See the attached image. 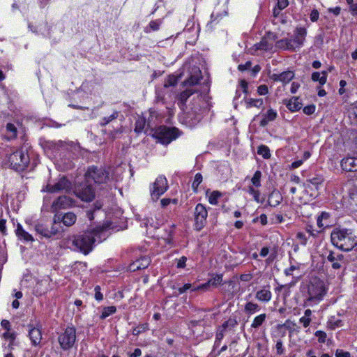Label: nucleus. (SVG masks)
I'll use <instances>...</instances> for the list:
<instances>
[{"mask_svg":"<svg viewBox=\"0 0 357 357\" xmlns=\"http://www.w3.org/2000/svg\"><path fill=\"white\" fill-rule=\"evenodd\" d=\"M257 153L262 155L265 159L271 157L270 150L268 147L265 145H261L258 147Z\"/></svg>","mask_w":357,"mask_h":357,"instance_id":"nucleus-35","label":"nucleus"},{"mask_svg":"<svg viewBox=\"0 0 357 357\" xmlns=\"http://www.w3.org/2000/svg\"><path fill=\"white\" fill-rule=\"evenodd\" d=\"M330 217V215L327 212H321V213L318 216L317 220V224L319 228L323 229L328 226V224L324 223V221L327 220Z\"/></svg>","mask_w":357,"mask_h":357,"instance_id":"nucleus-31","label":"nucleus"},{"mask_svg":"<svg viewBox=\"0 0 357 357\" xmlns=\"http://www.w3.org/2000/svg\"><path fill=\"white\" fill-rule=\"evenodd\" d=\"M151 260L146 257H141L140 259L135 261L129 266L130 271H136L141 269L147 268L150 264Z\"/></svg>","mask_w":357,"mask_h":357,"instance_id":"nucleus-19","label":"nucleus"},{"mask_svg":"<svg viewBox=\"0 0 357 357\" xmlns=\"http://www.w3.org/2000/svg\"><path fill=\"white\" fill-rule=\"evenodd\" d=\"M15 234L20 240H24L25 241H33V236L24 230L22 226L19 223L17 225Z\"/></svg>","mask_w":357,"mask_h":357,"instance_id":"nucleus-27","label":"nucleus"},{"mask_svg":"<svg viewBox=\"0 0 357 357\" xmlns=\"http://www.w3.org/2000/svg\"><path fill=\"white\" fill-rule=\"evenodd\" d=\"M94 291H95V298L98 301H102L103 299V295L100 292V287L98 285L96 286L95 289H94Z\"/></svg>","mask_w":357,"mask_h":357,"instance_id":"nucleus-54","label":"nucleus"},{"mask_svg":"<svg viewBox=\"0 0 357 357\" xmlns=\"http://www.w3.org/2000/svg\"><path fill=\"white\" fill-rule=\"evenodd\" d=\"M261 172L259 170L256 171L251 179L252 183L256 187H259L261 185Z\"/></svg>","mask_w":357,"mask_h":357,"instance_id":"nucleus-37","label":"nucleus"},{"mask_svg":"<svg viewBox=\"0 0 357 357\" xmlns=\"http://www.w3.org/2000/svg\"><path fill=\"white\" fill-rule=\"evenodd\" d=\"M177 82H178L177 77L176 76L171 75V76H169L168 78L165 80V82L164 83V86L165 88H167L169 86H173L176 85Z\"/></svg>","mask_w":357,"mask_h":357,"instance_id":"nucleus-40","label":"nucleus"},{"mask_svg":"<svg viewBox=\"0 0 357 357\" xmlns=\"http://www.w3.org/2000/svg\"><path fill=\"white\" fill-rule=\"evenodd\" d=\"M288 5V0H278L277 6L279 8V10L284 9Z\"/></svg>","mask_w":357,"mask_h":357,"instance_id":"nucleus-60","label":"nucleus"},{"mask_svg":"<svg viewBox=\"0 0 357 357\" xmlns=\"http://www.w3.org/2000/svg\"><path fill=\"white\" fill-rule=\"evenodd\" d=\"M299 322L303 324L305 328H307L311 322V319L309 317H302L300 318Z\"/></svg>","mask_w":357,"mask_h":357,"instance_id":"nucleus-63","label":"nucleus"},{"mask_svg":"<svg viewBox=\"0 0 357 357\" xmlns=\"http://www.w3.org/2000/svg\"><path fill=\"white\" fill-rule=\"evenodd\" d=\"M118 117V112H114L110 116L107 117H105L102 119V121L100 122L101 126H105L107 124H108L112 121L116 119Z\"/></svg>","mask_w":357,"mask_h":357,"instance_id":"nucleus-39","label":"nucleus"},{"mask_svg":"<svg viewBox=\"0 0 357 357\" xmlns=\"http://www.w3.org/2000/svg\"><path fill=\"white\" fill-rule=\"evenodd\" d=\"M312 79L314 82H319L321 85H324L326 83V77H321L319 72H314L312 74Z\"/></svg>","mask_w":357,"mask_h":357,"instance_id":"nucleus-41","label":"nucleus"},{"mask_svg":"<svg viewBox=\"0 0 357 357\" xmlns=\"http://www.w3.org/2000/svg\"><path fill=\"white\" fill-rule=\"evenodd\" d=\"M240 86L244 93H245V94L248 93V84L245 80L241 79L240 81Z\"/></svg>","mask_w":357,"mask_h":357,"instance_id":"nucleus-61","label":"nucleus"},{"mask_svg":"<svg viewBox=\"0 0 357 357\" xmlns=\"http://www.w3.org/2000/svg\"><path fill=\"white\" fill-rule=\"evenodd\" d=\"M315 336L318 338V342L324 343L326 340V333L322 331H317L315 333Z\"/></svg>","mask_w":357,"mask_h":357,"instance_id":"nucleus-50","label":"nucleus"},{"mask_svg":"<svg viewBox=\"0 0 357 357\" xmlns=\"http://www.w3.org/2000/svg\"><path fill=\"white\" fill-rule=\"evenodd\" d=\"M104 230L103 227L87 230L82 234L75 236L73 245L81 252L87 255L92 250L93 245L97 240L101 241V235Z\"/></svg>","mask_w":357,"mask_h":357,"instance_id":"nucleus-2","label":"nucleus"},{"mask_svg":"<svg viewBox=\"0 0 357 357\" xmlns=\"http://www.w3.org/2000/svg\"><path fill=\"white\" fill-rule=\"evenodd\" d=\"M307 182L318 189V185H321L324 182V178L321 176H316L312 178H309Z\"/></svg>","mask_w":357,"mask_h":357,"instance_id":"nucleus-44","label":"nucleus"},{"mask_svg":"<svg viewBox=\"0 0 357 357\" xmlns=\"http://www.w3.org/2000/svg\"><path fill=\"white\" fill-rule=\"evenodd\" d=\"M195 225L197 230H201L206 222L208 215L205 206L202 204H198L195 209Z\"/></svg>","mask_w":357,"mask_h":357,"instance_id":"nucleus-12","label":"nucleus"},{"mask_svg":"<svg viewBox=\"0 0 357 357\" xmlns=\"http://www.w3.org/2000/svg\"><path fill=\"white\" fill-rule=\"evenodd\" d=\"M255 298L259 301L268 303L271 300L272 294L268 289L264 288L257 291Z\"/></svg>","mask_w":357,"mask_h":357,"instance_id":"nucleus-25","label":"nucleus"},{"mask_svg":"<svg viewBox=\"0 0 357 357\" xmlns=\"http://www.w3.org/2000/svg\"><path fill=\"white\" fill-rule=\"evenodd\" d=\"M341 167L346 172H357V158L347 157L341 161Z\"/></svg>","mask_w":357,"mask_h":357,"instance_id":"nucleus-17","label":"nucleus"},{"mask_svg":"<svg viewBox=\"0 0 357 357\" xmlns=\"http://www.w3.org/2000/svg\"><path fill=\"white\" fill-rule=\"evenodd\" d=\"M326 289L322 281L314 278L307 284V298L304 301V306L312 305V303L319 302L324 294Z\"/></svg>","mask_w":357,"mask_h":357,"instance_id":"nucleus-3","label":"nucleus"},{"mask_svg":"<svg viewBox=\"0 0 357 357\" xmlns=\"http://www.w3.org/2000/svg\"><path fill=\"white\" fill-rule=\"evenodd\" d=\"M222 196V193L219 191H213L208 197V202L211 204L216 205L218 204V199Z\"/></svg>","mask_w":357,"mask_h":357,"instance_id":"nucleus-36","label":"nucleus"},{"mask_svg":"<svg viewBox=\"0 0 357 357\" xmlns=\"http://www.w3.org/2000/svg\"><path fill=\"white\" fill-rule=\"evenodd\" d=\"M222 282V275H216L213 278L208 280V281L204 284L194 287L192 289V291H208L210 287H216L220 285Z\"/></svg>","mask_w":357,"mask_h":357,"instance_id":"nucleus-16","label":"nucleus"},{"mask_svg":"<svg viewBox=\"0 0 357 357\" xmlns=\"http://www.w3.org/2000/svg\"><path fill=\"white\" fill-rule=\"evenodd\" d=\"M263 118L261 120L259 125L261 127H265L271 121H273L278 116V113L275 110L270 108L267 112L262 115Z\"/></svg>","mask_w":357,"mask_h":357,"instance_id":"nucleus-22","label":"nucleus"},{"mask_svg":"<svg viewBox=\"0 0 357 357\" xmlns=\"http://www.w3.org/2000/svg\"><path fill=\"white\" fill-rule=\"evenodd\" d=\"M268 93V88L265 84H261L257 87V93L260 96H264Z\"/></svg>","mask_w":357,"mask_h":357,"instance_id":"nucleus-51","label":"nucleus"},{"mask_svg":"<svg viewBox=\"0 0 357 357\" xmlns=\"http://www.w3.org/2000/svg\"><path fill=\"white\" fill-rule=\"evenodd\" d=\"M116 311V308L115 306L105 307L103 308L102 314L100 315V319H105V318H107L109 315L115 313Z\"/></svg>","mask_w":357,"mask_h":357,"instance_id":"nucleus-34","label":"nucleus"},{"mask_svg":"<svg viewBox=\"0 0 357 357\" xmlns=\"http://www.w3.org/2000/svg\"><path fill=\"white\" fill-rule=\"evenodd\" d=\"M248 192H249L250 194H251L253 196L254 199L257 202H258V203H259V202L262 203L263 202L262 201H261L259 199L260 192H259V190H255L252 187H250L249 190H248Z\"/></svg>","mask_w":357,"mask_h":357,"instance_id":"nucleus-48","label":"nucleus"},{"mask_svg":"<svg viewBox=\"0 0 357 357\" xmlns=\"http://www.w3.org/2000/svg\"><path fill=\"white\" fill-rule=\"evenodd\" d=\"M277 39V35L275 33L269 31L265 34L259 43L255 45V47L256 50L274 52V45Z\"/></svg>","mask_w":357,"mask_h":357,"instance_id":"nucleus-10","label":"nucleus"},{"mask_svg":"<svg viewBox=\"0 0 357 357\" xmlns=\"http://www.w3.org/2000/svg\"><path fill=\"white\" fill-rule=\"evenodd\" d=\"M319 13L317 10L313 9L310 15V20L313 22H317L319 19Z\"/></svg>","mask_w":357,"mask_h":357,"instance_id":"nucleus-59","label":"nucleus"},{"mask_svg":"<svg viewBox=\"0 0 357 357\" xmlns=\"http://www.w3.org/2000/svg\"><path fill=\"white\" fill-rule=\"evenodd\" d=\"M328 326L331 330H335L337 328L342 326V321L340 319L332 320L328 322Z\"/></svg>","mask_w":357,"mask_h":357,"instance_id":"nucleus-43","label":"nucleus"},{"mask_svg":"<svg viewBox=\"0 0 357 357\" xmlns=\"http://www.w3.org/2000/svg\"><path fill=\"white\" fill-rule=\"evenodd\" d=\"M314 112H315V106L314 105H307L303 108V112L307 115H311Z\"/></svg>","mask_w":357,"mask_h":357,"instance_id":"nucleus-57","label":"nucleus"},{"mask_svg":"<svg viewBox=\"0 0 357 357\" xmlns=\"http://www.w3.org/2000/svg\"><path fill=\"white\" fill-rule=\"evenodd\" d=\"M196 92L197 91L195 89H193L192 88H188L178 95V105L181 109H184L188 99Z\"/></svg>","mask_w":357,"mask_h":357,"instance_id":"nucleus-20","label":"nucleus"},{"mask_svg":"<svg viewBox=\"0 0 357 357\" xmlns=\"http://www.w3.org/2000/svg\"><path fill=\"white\" fill-rule=\"evenodd\" d=\"M192 289L193 288H192V284L190 283H187V284H185L183 287L178 288V291L180 294H182L184 292H185L187 290H188V289L192 290Z\"/></svg>","mask_w":357,"mask_h":357,"instance_id":"nucleus-62","label":"nucleus"},{"mask_svg":"<svg viewBox=\"0 0 357 357\" xmlns=\"http://www.w3.org/2000/svg\"><path fill=\"white\" fill-rule=\"evenodd\" d=\"M330 238L331 244L342 252H351L357 246V236L351 229L335 228Z\"/></svg>","mask_w":357,"mask_h":357,"instance_id":"nucleus-1","label":"nucleus"},{"mask_svg":"<svg viewBox=\"0 0 357 357\" xmlns=\"http://www.w3.org/2000/svg\"><path fill=\"white\" fill-rule=\"evenodd\" d=\"M149 26L153 31H157L160 27V22L158 21H151L149 23Z\"/></svg>","mask_w":357,"mask_h":357,"instance_id":"nucleus-64","label":"nucleus"},{"mask_svg":"<svg viewBox=\"0 0 357 357\" xmlns=\"http://www.w3.org/2000/svg\"><path fill=\"white\" fill-rule=\"evenodd\" d=\"M74 205V201L72 198L63 195L59 197L52 205L53 211H58L60 209H65L70 208Z\"/></svg>","mask_w":357,"mask_h":357,"instance_id":"nucleus-14","label":"nucleus"},{"mask_svg":"<svg viewBox=\"0 0 357 357\" xmlns=\"http://www.w3.org/2000/svg\"><path fill=\"white\" fill-rule=\"evenodd\" d=\"M266 319V314L265 313L261 314L256 317H255L252 324L251 327L253 328H259L265 321Z\"/></svg>","mask_w":357,"mask_h":357,"instance_id":"nucleus-32","label":"nucleus"},{"mask_svg":"<svg viewBox=\"0 0 357 357\" xmlns=\"http://www.w3.org/2000/svg\"><path fill=\"white\" fill-rule=\"evenodd\" d=\"M75 192L77 197L84 202H91L95 197L94 190L91 184L87 182L76 188Z\"/></svg>","mask_w":357,"mask_h":357,"instance_id":"nucleus-13","label":"nucleus"},{"mask_svg":"<svg viewBox=\"0 0 357 357\" xmlns=\"http://www.w3.org/2000/svg\"><path fill=\"white\" fill-rule=\"evenodd\" d=\"M292 45H290L289 38H283L281 40H276L274 45V52L279 50H289L292 52Z\"/></svg>","mask_w":357,"mask_h":357,"instance_id":"nucleus-23","label":"nucleus"},{"mask_svg":"<svg viewBox=\"0 0 357 357\" xmlns=\"http://www.w3.org/2000/svg\"><path fill=\"white\" fill-rule=\"evenodd\" d=\"M35 230L37 234L45 238H51L52 233L49 231V228L43 224H37L35 226Z\"/></svg>","mask_w":357,"mask_h":357,"instance_id":"nucleus-30","label":"nucleus"},{"mask_svg":"<svg viewBox=\"0 0 357 357\" xmlns=\"http://www.w3.org/2000/svg\"><path fill=\"white\" fill-rule=\"evenodd\" d=\"M70 186V182L66 177H62L55 184L47 185L46 188L49 192H58L61 190H68Z\"/></svg>","mask_w":357,"mask_h":357,"instance_id":"nucleus-15","label":"nucleus"},{"mask_svg":"<svg viewBox=\"0 0 357 357\" xmlns=\"http://www.w3.org/2000/svg\"><path fill=\"white\" fill-rule=\"evenodd\" d=\"M59 342L61 348L67 350L71 348L76 340V331L74 327H68L65 331L59 336Z\"/></svg>","mask_w":357,"mask_h":357,"instance_id":"nucleus-7","label":"nucleus"},{"mask_svg":"<svg viewBox=\"0 0 357 357\" xmlns=\"http://www.w3.org/2000/svg\"><path fill=\"white\" fill-rule=\"evenodd\" d=\"M287 108L291 112H296L301 109L302 107V103L299 100V98L298 97H293L291 99H289L286 104Z\"/></svg>","mask_w":357,"mask_h":357,"instance_id":"nucleus-28","label":"nucleus"},{"mask_svg":"<svg viewBox=\"0 0 357 357\" xmlns=\"http://www.w3.org/2000/svg\"><path fill=\"white\" fill-rule=\"evenodd\" d=\"M326 256V261L331 265L333 270H340L343 268L347 264V259L344 255L335 252L334 250H328Z\"/></svg>","mask_w":357,"mask_h":357,"instance_id":"nucleus-9","label":"nucleus"},{"mask_svg":"<svg viewBox=\"0 0 357 357\" xmlns=\"http://www.w3.org/2000/svg\"><path fill=\"white\" fill-rule=\"evenodd\" d=\"M294 77V73L292 71H285L280 74L274 73L271 76V78L275 82H281L287 84L290 82Z\"/></svg>","mask_w":357,"mask_h":357,"instance_id":"nucleus-21","label":"nucleus"},{"mask_svg":"<svg viewBox=\"0 0 357 357\" xmlns=\"http://www.w3.org/2000/svg\"><path fill=\"white\" fill-rule=\"evenodd\" d=\"M260 310L259 305L257 303L252 302H248L245 305V312L249 314H252Z\"/></svg>","mask_w":357,"mask_h":357,"instance_id":"nucleus-33","label":"nucleus"},{"mask_svg":"<svg viewBox=\"0 0 357 357\" xmlns=\"http://www.w3.org/2000/svg\"><path fill=\"white\" fill-rule=\"evenodd\" d=\"M282 200L280 192L278 190H273L268 196V204L271 206L275 207L279 205Z\"/></svg>","mask_w":357,"mask_h":357,"instance_id":"nucleus-26","label":"nucleus"},{"mask_svg":"<svg viewBox=\"0 0 357 357\" xmlns=\"http://www.w3.org/2000/svg\"><path fill=\"white\" fill-rule=\"evenodd\" d=\"M202 175L200 173H197L195 176L194 181L192 184V187L194 191L197 192V189L199 185L202 182Z\"/></svg>","mask_w":357,"mask_h":357,"instance_id":"nucleus-42","label":"nucleus"},{"mask_svg":"<svg viewBox=\"0 0 357 357\" xmlns=\"http://www.w3.org/2000/svg\"><path fill=\"white\" fill-rule=\"evenodd\" d=\"M296 239L298 241L299 243L302 245H305L307 242V236L303 232H298L296 234Z\"/></svg>","mask_w":357,"mask_h":357,"instance_id":"nucleus-46","label":"nucleus"},{"mask_svg":"<svg viewBox=\"0 0 357 357\" xmlns=\"http://www.w3.org/2000/svg\"><path fill=\"white\" fill-rule=\"evenodd\" d=\"M335 357H351V354L348 351L342 349H337L335 352Z\"/></svg>","mask_w":357,"mask_h":357,"instance_id":"nucleus-58","label":"nucleus"},{"mask_svg":"<svg viewBox=\"0 0 357 357\" xmlns=\"http://www.w3.org/2000/svg\"><path fill=\"white\" fill-rule=\"evenodd\" d=\"M307 35V29L304 27H296L294 31L293 38H289L292 45V52L298 50L303 45Z\"/></svg>","mask_w":357,"mask_h":357,"instance_id":"nucleus-11","label":"nucleus"},{"mask_svg":"<svg viewBox=\"0 0 357 357\" xmlns=\"http://www.w3.org/2000/svg\"><path fill=\"white\" fill-rule=\"evenodd\" d=\"M8 162L12 169L22 171L29 163V156L26 149H18L9 155Z\"/></svg>","mask_w":357,"mask_h":357,"instance_id":"nucleus-4","label":"nucleus"},{"mask_svg":"<svg viewBox=\"0 0 357 357\" xmlns=\"http://www.w3.org/2000/svg\"><path fill=\"white\" fill-rule=\"evenodd\" d=\"M77 217L75 214L71 212H68L65 213L61 218L59 216L55 215L54 218V222L55 224L62 221L66 226L70 227L75 223Z\"/></svg>","mask_w":357,"mask_h":357,"instance_id":"nucleus-18","label":"nucleus"},{"mask_svg":"<svg viewBox=\"0 0 357 357\" xmlns=\"http://www.w3.org/2000/svg\"><path fill=\"white\" fill-rule=\"evenodd\" d=\"M168 188L167 178L164 176H159L153 183V189L151 195L153 200L156 201L163 195Z\"/></svg>","mask_w":357,"mask_h":357,"instance_id":"nucleus-8","label":"nucleus"},{"mask_svg":"<svg viewBox=\"0 0 357 357\" xmlns=\"http://www.w3.org/2000/svg\"><path fill=\"white\" fill-rule=\"evenodd\" d=\"M29 336L33 345L37 346L40 343L42 340V333L39 328H31L29 330Z\"/></svg>","mask_w":357,"mask_h":357,"instance_id":"nucleus-24","label":"nucleus"},{"mask_svg":"<svg viewBox=\"0 0 357 357\" xmlns=\"http://www.w3.org/2000/svg\"><path fill=\"white\" fill-rule=\"evenodd\" d=\"M87 183L94 181L96 183H105L109 177V172L102 167H91L85 174Z\"/></svg>","mask_w":357,"mask_h":357,"instance_id":"nucleus-6","label":"nucleus"},{"mask_svg":"<svg viewBox=\"0 0 357 357\" xmlns=\"http://www.w3.org/2000/svg\"><path fill=\"white\" fill-rule=\"evenodd\" d=\"M263 104L264 100L262 98H245V105L248 109L251 107L260 108L262 107Z\"/></svg>","mask_w":357,"mask_h":357,"instance_id":"nucleus-29","label":"nucleus"},{"mask_svg":"<svg viewBox=\"0 0 357 357\" xmlns=\"http://www.w3.org/2000/svg\"><path fill=\"white\" fill-rule=\"evenodd\" d=\"M275 348L277 350V354L279 355H282L284 352V349L283 347V342L281 340L277 341Z\"/></svg>","mask_w":357,"mask_h":357,"instance_id":"nucleus-53","label":"nucleus"},{"mask_svg":"<svg viewBox=\"0 0 357 357\" xmlns=\"http://www.w3.org/2000/svg\"><path fill=\"white\" fill-rule=\"evenodd\" d=\"M178 129L161 126L153 134V137L162 144H168L178 137Z\"/></svg>","mask_w":357,"mask_h":357,"instance_id":"nucleus-5","label":"nucleus"},{"mask_svg":"<svg viewBox=\"0 0 357 357\" xmlns=\"http://www.w3.org/2000/svg\"><path fill=\"white\" fill-rule=\"evenodd\" d=\"M199 79L198 77L191 76L187 80L185 81L184 84L189 86H192L199 83Z\"/></svg>","mask_w":357,"mask_h":357,"instance_id":"nucleus-49","label":"nucleus"},{"mask_svg":"<svg viewBox=\"0 0 357 357\" xmlns=\"http://www.w3.org/2000/svg\"><path fill=\"white\" fill-rule=\"evenodd\" d=\"M146 125V121L144 119H139L135 122V131L137 133L142 132Z\"/></svg>","mask_w":357,"mask_h":357,"instance_id":"nucleus-38","label":"nucleus"},{"mask_svg":"<svg viewBox=\"0 0 357 357\" xmlns=\"http://www.w3.org/2000/svg\"><path fill=\"white\" fill-rule=\"evenodd\" d=\"M224 332L222 330H220L218 329L217 331V333H216V336H215V345L216 346H218L220 341L222 340V339L224 337Z\"/></svg>","mask_w":357,"mask_h":357,"instance_id":"nucleus-55","label":"nucleus"},{"mask_svg":"<svg viewBox=\"0 0 357 357\" xmlns=\"http://www.w3.org/2000/svg\"><path fill=\"white\" fill-rule=\"evenodd\" d=\"M298 269H299V266H298L291 265L289 268H286L284 270V273L286 276H290V275H293V272L294 271L298 270Z\"/></svg>","mask_w":357,"mask_h":357,"instance_id":"nucleus-56","label":"nucleus"},{"mask_svg":"<svg viewBox=\"0 0 357 357\" xmlns=\"http://www.w3.org/2000/svg\"><path fill=\"white\" fill-rule=\"evenodd\" d=\"M236 322L235 321L229 320V321H225L222 324V325L220 327H219L218 329L222 330L223 331H225L227 327H229V326L234 327L236 325Z\"/></svg>","mask_w":357,"mask_h":357,"instance_id":"nucleus-52","label":"nucleus"},{"mask_svg":"<svg viewBox=\"0 0 357 357\" xmlns=\"http://www.w3.org/2000/svg\"><path fill=\"white\" fill-rule=\"evenodd\" d=\"M147 329H148V324H144L139 325V326H137L136 328H135L132 331V333L135 335H137L139 333L146 331Z\"/></svg>","mask_w":357,"mask_h":357,"instance_id":"nucleus-47","label":"nucleus"},{"mask_svg":"<svg viewBox=\"0 0 357 357\" xmlns=\"http://www.w3.org/2000/svg\"><path fill=\"white\" fill-rule=\"evenodd\" d=\"M6 130L10 133L9 137L13 138L17 135V128L13 123H8L6 125Z\"/></svg>","mask_w":357,"mask_h":357,"instance_id":"nucleus-45","label":"nucleus"}]
</instances>
